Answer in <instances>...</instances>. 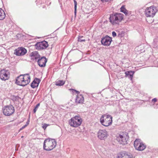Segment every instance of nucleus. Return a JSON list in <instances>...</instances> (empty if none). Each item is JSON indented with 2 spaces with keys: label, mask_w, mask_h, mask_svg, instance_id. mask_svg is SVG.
<instances>
[{
  "label": "nucleus",
  "mask_w": 158,
  "mask_h": 158,
  "mask_svg": "<svg viewBox=\"0 0 158 158\" xmlns=\"http://www.w3.org/2000/svg\"><path fill=\"white\" fill-rule=\"evenodd\" d=\"M64 83V82L63 81H59L56 82V85L58 86H61L63 85Z\"/></svg>",
  "instance_id": "obj_23"
},
{
  "label": "nucleus",
  "mask_w": 158,
  "mask_h": 158,
  "mask_svg": "<svg viewBox=\"0 0 158 158\" xmlns=\"http://www.w3.org/2000/svg\"><path fill=\"white\" fill-rule=\"evenodd\" d=\"M40 1L41 2H39V4L36 3L37 5L38 6L40 4V3L41 4L42 3H44V2H46V0H40Z\"/></svg>",
  "instance_id": "obj_28"
},
{
  "label": "nucleus",
  "mask_w": 158,
  "mask_h": 158,
  "mask_svg": "<svg viewBox=\"0 0 158 158\" xmlns=\"http://www.w3.org/2000/svg\"><path fill=\"white\" fill-rule=\"evenodd\" d=\"M73 94L77 95V98L76 99L75 102L76 104H82L84 102V98L83 96L79 95L80 92L76 89H71Z\"/></svg>",
  "instance_id": "obj_10"
},
{
  "label": "nucleus",
  "mask_w": 158,
  "mask_h": 158,
  "mask_svg": "<svg viewBox=\"0 0 158 158\" xmlns=\"http://www.w3.org/2000/svg\"><path fill=\"white\" fill-rule=\"evenodd\" d=\"M82 122V120L81 117L79 116L76 115L69 120V123L71 127H77L81 125Z\"/></svg>",
  "instance_id": "obj_5"
},
{
  "label": "nucleus",
  "mask_w": 158,
  "mask_h": 158,
  "mask_svg": "<svg viewBox=\"0 0 158 158\" xmlns=\"http://www.w3.org/2000/svg\"><path fill=\"white\" fill-rule=\"evenodd\" d=\"M112 41V38L106 35L102 38L101 42L102 44L104 46H109Z\"/></svg>",
  "instance_id": "obj_14"
},
{
  "label": "nucleus",
  "mask_w": 158,
  "mask_h": 158,
  "mask_svg": "<svg viewBox=\"0 0 158 158\" xmlns=\"http://www.w3.org/2000/svg\"><path fill=\"white\" fill-rule=\"evenodd\" d=\"M27 52V51L25 48L22 47L19 48L15 50V54L18 56L24 55Z\"/></svg>",
  "instance_id": "obj_15"
},
{
  "label": "nucleus",
  "mask_w": 158,
  "mask_h": 158,
  "mask_svg": "<svg viewBox=\"0 0 158 158\" xmlns=\"http://www.w3.org/2000/svg\"><path fill=\"white\" fill-rule=\"evenodd\" d=\"M157 101V99L156 98H154L152 100V101L154 102H156Z\"/></svg>",
  "instance_id": "obj_31"
},
{
  "label": "nucleus",
  "mask_w": 158,
  "mask_h": 158,
  "mask_svg": "<svg viewBox=\"0 0 158 158\" xmlns=\"http://www.w3.org/2000/svg\"><path fill=\"white\" fill-rule=\"evenodd\" d=\"M30 81V76L28 74L20 75L16 80V83L19 85L25 86Z\"/></svg>",
  "instance_id": "obj_1"
},
{
  "label": "nucleus",
  "mask_w": 158,
  "mask_h": 158,
  "mask_svg": "<svg viewBox=\"0 0 158 158\" xmlns=\"http://www.w3.org/2000/svg\"><path fill=\"white\" fill-rule=\"evenodd\" d=\"M5 14L4 11L1 8H0V20L3 19L5 17Z\"/></svg>",
  "instance_id": "obj_22"
},
{
  "label": "nucleus",
  "mask_w": 158,
  "mask_h": 158,
  "mask_svg": "<svg viewBox=\"0 0 158 158\" xmlns=\"http://www.w3.org/2000/svg\"><path fill=\"white\" fill-rule=\"evenodd\" d=\"M120 11L126 15H130L129 11L127 10L125 8V6H122L120 8Z\"/></svg>",
  "instance_id": "obj_21"
},
{
  "label": "nucleus",
  "mask_w": 158,
  "mask_h": 158,
  "mask_svg": "<svg viewBox=\"0 0 158 158\" xmlns=\"http://www.w3.org/2000/svg\"><path fill=\"white\" fill-rule=\"evenodd\" d=\"M83 37L82 36H79L78 37V41L82 42L83 41H85V39H82Z\"/></svg>",
  "instance_id": "obj_25"
},
{
  "label": "nucleus",
  "mask_w": 158,
  "mask_h": 158,
  "mask_svg": "<svg viewBox=\"0 0 158 158\" xmlns=\"http://www.w3.org/2000/svg\"><path fill=\"white\" fill-rule=\"evenodd\" d=\"M157 11L156 7L152 6L146 9L145 11V14L147 17H153Z\"/></svg>",
  "instance_id": "obj_7"
},
{
  "label": "nucleus",
  "mask_w": 158,
  "mask_h": 158,
  "mask_svg": "<svg viewBox=\"0 0 158 158\" xmlns=\"http://www.w3.org/2000/svg\"><path fill=\"white\" fill-rule=\"evenodd\" d=\"M40 82V79L35 78L31 84V87L33 88H34L37 87Z\"/></svg>",
  "instance_id": "obj_19"
},
{
  "label": "nucleus",
  "mask_w": 158,
  "mask_h": 158,
  "mask_svg": "<svg viewBox=\"0 0 158 158\" xmlns=\"http://www.w3.org/2000/svg\"><path fill=\"white\" fill-rule=\"evenodd\" d=\"M117 158H133V156L126 152H121L118 154Z\"/></svg>",
  "instance_id": "obj_17"
},
{
  "label": "nucleus",
  "mask_w": 158,
  "mask_h": 158,
  "mask_svg": "<svg viewBox=\"0 0 158 158\" xmlns=\"http://www.w3.org/2000/svg\"><path fill=\"white\" fill-rule=\"evenodd\" d=\"M43 126L42 127L43 129H44V130H45L47 127L49 125L48 124H47L46 123H44V124H43Z\"/></svg>",
  "instance_id": "obj_26"
},
{
  "label": "nucleus",
  "mask_w": 158,
  "mask_h": 158,
  "mask_svg": "<svg viewBox=\"0 0 158 158\" xmlns=\"http://www.w3.org/2000/svg\"><path fill=\"white\" fill-rule=\"evenodd\" d=\"M102 2H107L110 0H101Z\"/></svg>",
  "instance_id": "obj_32"
},
{
  "label": "nucleus",
  "mask_w": 158,
  "mask_h": 158,
  "mask_svg": "<svg viewBox=\"0 0 158 158\" xmlns=\"http://www.w3.org/2000/svg\"><path fill=\"white\" fill-rule=\"evenodd\" d=\"M134 73V72L133 71H128L126 72L125 73L127 77H128L129 78L132 80Z\"/></svg>",
  "instance_id": "obj_20"
},
{
  "label": "nucleus",
  "mask_w": 158,
  "mask_h": 158,
  "mask_svg": "<svg viewBox=\"0 0 158 158\" xmlns=\"http://www.w3.org/2000/svg\"><path fill=\"white\" fill-rule=\"evenodd\" d=\"M9 73L8 70L3 69L0 71V78L2 80H6L9 77Z\"/></svg>",
  "instance_id": "obj_13"
},
{
  "label": "nucleus",
  "mask_w": 158,
  "mask_h": 158,
  "mask_svg": "<svg viewBox=\"0 0 158 158\" xmlns=\"http://www.w3.org/2000/svg\"><path fill=\"white\" fill-rule=\"evenodd\" d=\"M2 111L5 115L9 116L14 113L15 109L12 105H10L4 106L2 109Z\"/></svg>",
  "instance_id": "obj_6"
},
{
  "label": "nucleus",
  "mask_w": 158,
  "mask_h": 158,
  "mask_svg": "<svg viewBox=\"0 0 158 158\" xmlns=\"http://www.w3.org/2000/svg\"><path fill=\"white\" fill-rule=\"evenodd\" d=\"M28 123H27V124L25 125L24 126H23L22 128H21L20 129V130H22L24 128H25L26 127L27 125L28 124Z\"/></svg>",
  "instance_id": "obj_30"
},
{
  "label": "nucleus",
  "mask_w": 158,
  "mask_h": 158,
  "mask_svg": "<svg viewBox=\"0 0 158 158\" xmlns=\"http://www.w3.org/2000/svg\"><path fill=\"white\" fill-rule=\"evenodd\" d=\"M98 138L101 140H104L108 135L107 131L105 130H99L97 132Z\"/></svg>",
  "instance_id": "obj_11"
},
{
  "label": "nucleus",
  "mask_w": 158,
  "mask_h": 158,
  "mask_svg": "<svg viewBox=\"0 0 158 158\" xmlns=\"http://www.w3.org/2000/svg\"><path fill=\"white\" fill-rule=\"evenodd\" d=\"M112 35L113 37H114L116 36V33L115 31H113L112 32Z\"/></svg>",
  "instance_id": "obj_29"
},
{
  "label": "nucleus",
  "mask_w": 158,
  "mask_h": 158,
  "mask_svg": "<svg viewBox=\"0 0 158 158\" xmlns=\"http://www.w3.org/2000/svg\"><path fill=\"white\" fill-rule=\"evenodd\" d=\"M123 14L116 13L110 15L109 18L110 22L113 25L119 24L123 19Z\"/></svg>",
  "instance_id": "obj_3"
},
{
  "label": "nucleus",
  "mask_w": 158,
  "mask_h": 158,
  "mask_svg": "<svg viewBox=\"0 0 158 158\" xmlns=\"http://www.w3.org/2000/svg\"><path fill=\"white\" fill-rule=\"evenodd\" d=\"M30 56L31 57V59L36 61L40 57V56L38 52L37 51H34L32 52L30 54Z\"/></svg>",
  "instance_id": "obj_18"
},
{
  "label": "nucleus",
  "mask_w": 158,
  "mask_h": 158,
  "mask_svg": "<svg viewBox=\"0 0 158 158\" xmlns=\"http://www.w3.org/2000/svg\"><path fill=\"white\" fill-rule=\"evenodd\" d=\"M134 145L135 149L139 151L144 150L146 147V145L139 139H136L134 141Z\"/></svg>",
  "instance_id": "obj_8"
},
{
  "label": "nucleus",
  "mask_w": 158,
  "mask_h": 158,
  "mask_svg": "<svg viewBox=\"0 0 158 158\" xmlns=\"http://www.w3.org/2000/svg\"><path fill=\"white\" fill-rule=\"evenodd\" d=\"M40 104L38 103L36 106L35 108L33 110L34 112V113H35L36 111V110H37V108L38 107L40 106Z\"/></svg>",
  "instance_id": "obj_27"
},
{
  "label": "nucleus",
  "mask_w": 158,
  "mask_h": 158,
  "mask_svg": "<svg viewBox=\"0 0 158 158\" xmlns=\"http://www.w3.org/2000/svg\"><path fill=\"white\" fill-rule=\"evenodd\" d=\"M100 122L102 125L108 127L111 125L112 123V117L109 115L104 114L101 116Z\"/></svg>",
  "instance_id": "obj_4"
},
{
  "label": "nucleus",
  "mask_w": 158,
  "mask_h": 158,
  "mask_svg": "<svg viewBox=\"0 0 158 158\" xmlns=\"http://www.w3.org/2000/svg\"><path fill=\"white\" fill-rule=\"evenodd\" d=\"M74 4V14L75 15H76L77 12V2L75 0H73Z\"/></svg>",
  "instance_id": "obj_24"
},
{
  "label": "nucleus",
  "mask_w": 158,
  "mask_h": 158,
  "mask_svg": "<svg viewBox=\"0 0 158 158\" xmlns=\"http://www.w3.org/2000/svg\"><path fill=\"white\" fill-rule=\"evenodd\" d=\"M56 142L55 139L50 138L46 139L44 142V149L47 151H50L55 148Z\"/></svg>",
  "instance_id": "obj_2"
},
{
  "label": "nucleus",
  "mask_w": 158,
  "mask_h": 158,
  "mask_svg": "<svg viewBox=\"0 0 158 158\" xmlns=\"http://www.w3.org/2000/svg\"><path fill=\"white\" fill-rule=\"evenodd\" d=\"M129 137L127 133H123L122 135H119L117 137V139L120 144L125 145L127 143Z\"/></svg>",
  "instance_id": "obj_9"
},
{
  "label": "nucleus",
  "mask_w": 158,
  "mask_h": 158,
  "mask_svg": "<svg viewBox=\"0 0 158 158\" xmlns=\"http://www.w3.org/2000/svg\"><path fill=\"white\" fill-rule=\"evenodd\" d=\"M35 46L36 49L41 50L46 48L48 46V44L47 42L44 41L37 43Z\"/></svg>",
  "instance_id": "obj_12"
},
{
  "label": "nucleus",
  "mask_w": 158,
  "mask_h": 158,
  "mask_svg": "<svg viewBox=\"0 0 158 158\" xmlns=\"http://www.w3.org/2000/svg\"><path fill=\"white\" fill-rule=\"evenodd\" d=\"M118 36L119 37H121L122 36V35L120 34H118Z\"/></svg>",
  "instance_id": "obj_33"
},
{
  "label": "nucleus",
  "mask_w": 158,
  "mask_h": 158,
  "mask_svg": "<svg viewBox=\"0 0 158 158\" xmlns=\"http://www.w3.org/2000/svg\"><path fill=\"white\" fill-rule=\"evenodd\" d=\"M47 59L44 56L40 57L37 60L38 65L40 67H44L45 66L46 63L47 62Z\"/></svg>",
  "instance_id": "obj_16"
}]
</instances>
